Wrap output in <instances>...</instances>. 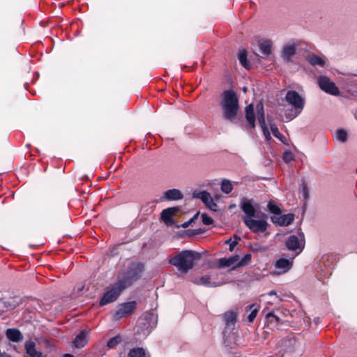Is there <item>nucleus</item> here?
<instances>
[{
    "label": "nucleus",
    "mask_w": 357,
    "mask_h": 357,
    "mask_svg": "<svg viewBox=\"0 0 357 357\" xmlns=\"http://www.w3.org/2000/svg\"><path fill=\"white\" fill-rule=\"evenodd\" d=\"M203 231H204V230L202 229H188L187 231L188 235L190 236L200 234L203 233Z\"/></svg>",
    "instance_id": "obj_39"
},
{
    "label": "nucleus",
    "mask_w": 357,
    "mask_h": 357,
    "mask_svg": "<svg viewBox=\"0 0 357 357\" xmlns=\"http://www.w3.org/2000/svg\"><path fill=\"white\" fill-rule=\"evenodd\" d=\"M241 208L245 213V197H243L241 201Z\"/></svg>",
    "instance_id": "obj_42"
},
{
    "label": "nucleus",
    "mask_w": 357,
    "mask_h": 357,
    "mask_svg": "<svg viewBox=\"0 0 357 357\" xmlns=\"http://www.w3.org/2000/svg\"><path fill=\"white\" fill-rule=\"evenodd\" d=\"M268 296H276L277 298L279 301H283V299L281 298L280 295H278V293L275 291H271L267 294Z\"/></svg>",
    "instance_id": "obj_41"
},
{
    "label": "nucleus",
    "mask_w": 357,
    "mask_h": 357,
    "mask_svg": "<svg viewBox=\"0 0 357 357\" xmlns=\"http://www.w3.org/2000/svg\"><path fill=\"white\" fill-rule=\"evenodd\" d=\"M251 259V255L247 253V264L250 261Z\"/></svg>",
    "instance_id": "obj_46"
},
{
    "label": "nucleus",
    "mask_w": 357,
    "mask_h": 357,
    "mask_svg": "<svg viewBox=\"0 0 357 357\" xmlns=\"http://www.w3.org/2000/svg\"><path fill=\"white\" fill-rule=\"evenodd\" d=\"M259 208L258 203L252 199H247V227L255 234L264 233L267 230V216L261 213L256 215V210Z\"/></svg>",
    "instance_id": "obj_2"
},
{
    "label": "nucleus",
    "mask_w": 357,
    "mask_h": 357,
    "mask_svg": "<svg viewBox=\"0 0 357 357\" xmlns=\"http://www.w3.org/2000/svg\"><path fill=\"white\" fill-rule=\"evenodd\" d=\"M201 258V255L194 250H185L169 259V264L176 267L182 273H188L195 265V261Z\"/></svg>",
    "instance_id": "obj_3"
},
{
    "label": "nucleus",
    "mask_w": 357,
    "mask_h": 357,
    "mask_svg": "<svg viewBox=\"0 0 357 357\" xmlns=\"http://www.w3.org/2000/svg\"><path fill=\"white\" fill-rule=\"evenodd\" d=\"M269 125H270V128H271V130L273 133V135L280 139V136H282L281 133L280 132L279 130H278V128L276 124L275 123H271L269 122Z\"/></svg>",
    "instance_id": "obj_33"
},
{
    "label": "nucleus",
    "mask_w": 357,
    "mask_h": 357,
    "mask_svg": "<svg viewBox=\"0 0 357 357\" xmlns=\"http://www.w3.org/2000/svg\"><path fill=\"white\" fill-rule=\"evenodd\" d=\"M183 197L181 192L178 189H172L167 190L162 197L165 200L176 201L181 199Z\"/></svg>",
    "instance_id": "obj_17"
},
{
    "label": "nucleus",
    "mask_w": 357,
    "mask_h": 357,
    "mask_svg": "<svg viewBox=\"0 0 357 357\" xmlns=\"http://www.w3.org/2000/svg\"><path fill=\"white\" fill-rule=\"evenodd\" d=\"M298 45L289 43L285 45L282 50L281 56L284 61L291 62L292 56L296 53Z\"/></svg>",
    "instance_id": "obj_13"
},
{
    "label": "nucleus",
    "mask_w": 357,
    "mask_h": 357,
    "mask_svg": "<svg viewBox=\"0 0 357 357\" xmlns=\"http://www.w3.org/2000/svg\"><path fill=\"white\" fill-rule=\"evenodd\" d=\"M222 317L225 324L223 335L225 337L227 332H231L235 328L237 321V312L233 310L227 311L222 314Z\"/></svg>",
    "instance_id": "obj_10"
},
{
    "label": "nucleus",
    "mask_w": 357,
    "mask_h": 357,
    "mask_svg": "<svg viewBox=\"0 0 357 357\" xmlns=\"http://www.w3.org/2000/svg\"><path fill=\"white\" fill-rule=\"evenodd\" d=\"M232 189H233V185L229 180H227V179L222 180V183H221V190L224 193L229 194V192H231Z\"/></svg>",
    "instance_id": "obj_29"
},
{
    "label": "nucleus",
    "mask_w": 357,
    "mask_h": 357,
    "mask_svg": "<svg viewBox=\"0 0 357 357\" xmlns=\"http://www.w3.org/2000/svg\"><path fill=\"white\" fill-rule=\"evenodd\" d=\"M246 66H247V69H248V66H249V62L247 60V63H246Z\"/></svg>",
    "instance_id": "obj_52"
},
{
    "label": "nucleus",
    "mask_w": 357,
    "mask_h": 357,
    "mask_svg": "<svg viewBox=\"0 0 357 357\" xmlns=\"http://www.w3.org/2000/svg\"><path fill=\"white\" fill-rule=\"evenodd\" d=\"M285 245L289 250H296L301 247V242L296 235H291L287 239Z\"/></svg>",
    "instance_id": "obj_19"
},
{
    "label": "nucleus",
    "mask_w": 357,
    "mask_h": 357,
    "mask_svg": "<svg viewBox=\"0 0 357 357\" xmlns=\"http://www.w3.org/2000/svg\"><path fill=\"white\" fill-rule=\"evenodd\" d=\"M190 225V222H188V221L187 222H185L184 223H183L181 225H178L177 227L179 228V227H183V228H187L188 227H189Z\"/></svg>",
    "instance_id": "obj_45"
},
{
    "label": "nucleus",
    "mask_w": 357,
    "mask_h": 357,
    "mask_svg": "<svg viewBox=\"0 0 357 357\" xmlns=\"http://www.w3.org/2000/svg\"><path fill=\"white\" fill-rule=\"evenodd\" d=\"M271 221L280 226H288L291 225L294 220V214L288 213L285 215H273L271 216Z\"/></svg>",
    "instance_id": "obj_12"
},
{
    "label": "nucleus",
    "mask_w": 357,
    "mask_h": 357,
    "mask_svg": "<svg viewBox=\"0 0 357 357\" xmlns=\"http://www.w3.org/2000/svg\"><path fill=\"white\" fill-rule=\"evenodd\" d=\"M260 309V305L257 303L251 304L249 305V310L251 311L247 317V320L249 322H252L256 318Z\"/></svg>",
    "instance_id": "obj_25"
},
{
    "label": "nucleus",
    "mask_w": 357,
    "mask_h": 357,
    "mask_svg": "<svg viewBox=\"0 0 357 357\" xmlns=\"http://www.w3.org/2000/svg\"><path fill=\"white\" fill-rule=\"evenodd\" d=\"M283 160L288 163L294 160V155L291 151H285L283 153Z\"/></svg>",
    "instance_id": "obj_34"
},
{
    "label": "nucleus",
    "mask_w": 357,
    "mask_h": 357,
    "mask_svg": "<svg viewBox=\"0 0 357 357\" xmlns=\"http://www.w3.org/2000/svg\"><path fill=\"white\" fill-rule=\"evenodd\" d=\"M250 7H253L252 3H250Z\"/></svg>",
    "instance_id": "obj_54"
},
{
    "label": "nucleus",
    "mask_w": 357,
    "mask_h": 357,
    "mask_svg": "<svg viewBox=\"0 0 357 357\" xmlns=\"http://www.w3.org/2000/svg\"><path fill=\"white\" fill-rule=\"evenodd\" d=\"M196 197L200 199L206 205H208L211 202H213V199L210 193L206 191L199 192Z\"/></svg>",
    "instance_id": "obj_27"
},
{
    "label": "nucleus",
    "mask_w": 357,
    "mask_h": 357,
    "mask_svg": "<svg viewBox=\"0 0 357 357\" xmlns=\"http://www.w3.org/2000/svg\"><path fill=\"white\" fill-rule=\"evenodd\" d=\"M238 57L242 66L245 68V49L240 50Z\"/></svg>",
    "instance_id": "obj_35"
},
{
    "label": "nucleus",
    "mask_w": 357,
    "mask_h": 357,
    "mask_svg": "<svg viewBox=\"0 0 357 357\" xmlns=\"http://www.w3.org/2000/svg\"><path fill=\"white\" fill-rule=\"evenodd\" d=\"M244 265H245V255L240 260V257L238 255H233L228 258H220L218 260L217 263L218 268L231 267L232 269Z\"/></svg>",
    "instance_id": "obj_8"
},
{
    "label": "nucleus",
    "mask_w": 357,
    "mask_h": 357,
    "mask_svg": "<svg viewBox=\"0 0 357 357\" xmlns=\"http://www.w3.org/2000/svg\"><path fill=\"white\" fill-rule=\"evenodd\" d=\"M198 285H204L206 287H211V278L208 275H204L197 279L195 282Z\"/></svg>",
    "instance_id": "obj_30"
},
{
    "label": "nucleus",
    "mask_w": 357,
    "mask_h": 357,
    "mask_svg": "<svg viewBox=\"0 0 357 357\" xmlns=\"http://www.w3.org/2000/svg\"><path fill=\"white\" fill-rule=\"evenodd\" d=\"M3 305L6 310H13L15 307V304L9 301H3Z\"/></svg>",
    "instance_id": "obj_40"
},
{
    "label": "nucleus",
    "mask_w": 357,
    "mask_h": 357,
    "mask_svg": "<svg viewBox=\"0 0 357 357\" xmlns=\"http://www.w3.org/2000/svg\"><path fill=\"white\" fill-rule=\"evenodd\" d=\"M272 46L273 42L271 40H264L260 43L259 50L264 55L267 56L271 54Z\"/></svg>",
    "instance_id": "obj_23"
},
{
    "label": "nucleus",
    "mask_w": 357,
    "mask_h": 357,
    "mask_svg": "<svg viewBox=\"0 0 357 357\" xmlns=\"http://www.w3.org/2000/svg\"><path fill=\"white\" fill-rule=\"evenodd\" d=\"M136 306L137 302L135 301L120 304L112 316L113 320L119 321L123 317L130 316L136 309Z\"/></svg>",
    "instance_id": "obj_6"
},
{
    "label": "nucleus",
    "mask_w": 357,
    "mask_h": 357,
    "mask_svg": "<svg viewBox=\"0 0 357 357\" xmlns=\"http://www.w3.org/2000/svg\"><path fill=\"white\" fill-rule=\"evenodd\" d=\"M241 220L243 221V222L245 224V215L241 216Z\"/></svg>",
    "instance_id": "obj_50"
},
{
    "label": "nucleus",
    "mask_w": 357,
    "mask_h": 357,
    "mask_svg": "<svg viewBox=\"0 0 357 357\" xmlns=\"http://www.w3.org/2000/svg\"><path fill=\"white\" fill-rule=\"evenodd\" d=\"M266 325L271 328H276L284 324V320L275 312H270L266 315Z\"/></svg>",
    "instance_id": "obj_14"
},
{
    "label": "nucleus",
    "mask_w": 357,
    "mask_h": 357,
    "mask_svg": "<svg viewBox=\"0 0 357 357\" xmlns=\"http://www.w3.org/2000/svg\"><path fill=\"white\" fill-rule=\"evenodd\" d=\"M125 289V286L119 281L110 284L105 289V292L100 301V305L104 306L116 301Z\"/></svg>",
    "instance_id": "obj_5"
},
{
    "label": "nucleus",
    "mask_w": 357,
    "mask_h": 357,
    "mask_svg": "<svg viewBox=\"0 0 357 357\" xmlns=\"http://www.w3.org/2000/svg\"><path fill=\"white\" fill-rule=\"evenodd\" d=\"M300 191L303 194V198L305 199H307L309 198L308 188H307V185L305 183H303Z\"/></svg>",
    "instance_id": "obj_38"
},
{
    "label": "nucleus",
    "mask_w": 357,
    "mask_h": 357,
    "mask_svg": "<svg viewBox=\"0 0 357 357\" xmlns=\"http://www.w3.org/2000/svg\"><path fill=\"white\" fill-rule=\"evenodd\" d=\"M257 116L259 125H264L265 121V113L263 103L260 101L256 105Z\"/></svg>",
    "instance_id": "obj_24"
},
{
    "label": "nucleus",
    "mask_w": 357,
    "mask_h": 357,
    "mask_svg": "<svg viewBox=\"0 0 357 357\" xmlns=\"http://www.w3.org/2000/svg\"><path fill=\"white\" fill-rule=\"evenodd\" d=\"M318 84L320 89L324 92L333 96L340 94V90L335 84L326 76H319Z\"/></svg>",
    "instance_id": "obj_9"
},
{
    "label": "nucleus",
    "mask_w": 357,
    "mask_h": 357,
    "mask_svg": "<svg viewBox=\"0 0 357 357\" xmlns=\"http://www.w3.org/2000/svg\"><path fill=\"white\" fill-rule=\"evenodd\" d=\"M232 241H232V239H231V238H229V239H228V240H227V241H225V243H226V244H229H229L231 243V242H232Z\"/></svg>",
    "instance_id": "obj_48"
},
{
    "label": "nucleus",
    "mask_w": 357,
    "mask_h": 357,
    "mask_svg": "<svg viewBox=\"0 0 357 357\" xmlns=\"http://www.w3.org/2000/svg\"><path fill=\"white\" fill-rule=\"evenodd\" d=\"M199 213L197 212L196 213L194 216L192 218H191L189 220H188V222H190V225H191L192 222H194L198 218L199 216Z\"/></svg>",
    "instance_id": "obj_43"
},
{
    "label": "nucleus",
    "mask_w": 357,
    "mask_h": 357,
    "mask_svg": "<svg viewBox=\"0 0 357 357\" xmlns=\"http://www.w3.org/2000/svg\"><path fill=\"white\" fill-rule=\"evenodd\" d=\"M242 90H243V91L244 93H245V86H243V87L242 88Z\"/></svg>",
    "instance_id": "obj_51"
},
{
    "label": "nucleus",
    "mask_w": 357,
    "mask_h": 357,
    "mask_svg": "<svg viewBox=\"0 0 357 357\" xmlns=\"http://www.w3.org/2000/svg\"><path fill=\"white\" fill-rule=\"evenodd\" d=\"M255 114L253 104L247 105V128H255Z\"/></svg>",
    "instance_id": "obj_16"
},
{
    "label": "nucleus",
    "mask_w": 357,
    "mask_h": 357,
    "mask_svg": "<svg viewBox=\"0 0 357 357\" xmlns=\"http://www.w3.org/2000/svg\"><path fill=\"white\" fill-rule=\"evenodd\" d=\"M219 107L222 119L236 124L242 119L239 99L237 92L233 89L224 90L220 94Z\"/></svg>",
    "instance_id": "obj_1"
},
{
    "label": "nucleus",
    "mask_w": 357,
    "mask_h": 357,
    "mask_svg": "<svg viewBox=\"0 0 357 357\" xmlns=\"http://www.w3.org/2000/svg\"><path fill=\"white\" fill-rule=\"evenodd\" d=\"M178 211V207H171L165 208L160 213V218L167 225L172 226L174 223L172 217Z\"/></svg>",
    "instance_id": "obj_11"
},
{
    "label": "nucleus",
    "mask_w": 357,
    "mask_h": 357,
    "mask_svg": "<svg viewBox=\"0 0 357 357\" xmlns=\"http://www.w3.org/2000/svg\"><path fill=\"white\" fill-rule=\"evenodd\" d=\"M237 245V241L236 240H234L232 242H231V243L229 244V251H233L234 248L236 247V245Z\"/></svg>",
    "instance_id": "obj_44"
},
{
    "label": "nucleus",
    "mask_w": 357,
    "mask_h": 357,
    "mask_svg": "<svg viewBox=\"0 0 357 357\" xmlns=\"http://www.w3.org/2000/svg\"><path fill=\"white\" fill-rule=\"evenodd\" d=\"M6 336L10 341L18 342L23 340V335L17 328H8L6 332Z\"/></svg>",
    "instance_id": "obj_18"
},
{
    "label": "nucleus",
    "mask_w": 357,
    "mask_h": 357,
    "mask_svg": "<svg viewBox=\"0 0 357 357\" xmlns=\"http://www.w3.org/2000/svg\"><path fill=\"white\" fill-rule=\"evenodd\" d=\"M26 352L30 357H41L42 354L36 350V344L32 340H29L25 342L24 345Z\"/></svg>",
    "instance_id": "obj_21"
},
{
    "label": "nucleus",
    "mask_w": 357,
    "mask_h": 357,
    "mask_svg": "<svg viewBox=\"0 0 357 357\" xmlns=\"http://www.w3.org/2000/svg\"><path fill=\"white\" fill-rule=\"evenodd\" d=\"M4 357H11V356L9 355H6Z\"/></svg>",
    "instance_id": "obj_53"
},
{
    "label": "nucleus",
    "mask_w": 357,
    "mask_h": 357,
    "mask_svg": "<svg viewBox=\"0 0 357 357\" xmlns=\"http://www.w3.org/2000/svg\"><path fill=\"white\" fill-rule=\"evenodd\" d=\"M121 342V337L120 335H116L112 338H110L107 342V347L110 349L115 348Z\"/></svg>",
    "instance_id": "obj_31"
},
{
    "label": "nucleus",
    "mask_w": 357,
    "mask_h": 357,
    "mask_svg": "<svg viewBox=\"0 0 357 357\" xmlns=\"http://www.w3.org/2000/svg\"><path fill=\"white\" fill-rule=\"evenodd\" d=\"M268 211L273 215H279L282 213L280 208L273 201H269L267 204Z\"/></svg>",
    "instance_id": "obj_26"
},
{
    "label": "nucleus",
    "mask_w": 357,
    "mask_h": 357,
    "mask_svg": "<svg viewBox=\"0 0 357 357\" xmlns=\"http://www.w3.org/2000/svg\"><path fill=\"white\" fill-rule=\"evenodd\" d=\"M234 240H236V241H237V242L238 241V240H240V237H238V236H236V235H234Z\"/></svg>",
    "instance_id": "obj_49"
},
{
    "label": "nucleus",
    "mask_w": 357,
    "mask_h": 357,
    "mask_svg": "<svg viewBox=\"0 0 357 357\" xmlns=\"http://www.w3.org/2000/svg\"><path fill=\"white\" fill-rule=\"evenodd\" d=\"M128 357H146L145 351L140 347L132 349L129 351Z\"/></svg>",
    "instance_id": "obj_28"
},
{
    "label": "nucleus",
    "mask_w": 357,
    "mask_h": 357,
    "mask_svg": "<svg viewBox=\"0 0 357 357\" xmlns=\"http://www.w3.org/2000/svg\"><path fill=\"white\" fill-rule=\"evenodd\" d=\"M73 344L76 348H82L88 342L85 331H81L73 340Z\"/></svg>",
    "instance_id": "obj_20"
},
{
    "label": "nucleus",
    "mask_w": 357,
    "mask_h": 357,
    "mask_svg": "<svg viewBox=\"0 0 357 357\" xmlns=\"http://www.w3.org/2000/svg\"><path fill=\"white\" fill-rule=\"evenodd\" d=\"M63 357H74L73 355L70 354H65Z\"/></svg>",
    "instance_id": "obj_47"
},
{
    "label": "nucleus",
    "mask_w": 357,
    "mask_h": 357,
    "mask_svg": "<svg viewBox=\"0 0 357 357\" xmlns=\"http://www.w3.org/2000/svg\"><path fill=\"white\" fill-rule=\"evenodd\" d=\"M307 61L312 66H319L320 67H324L325 65L324 59L314 54L308 55Z\"/></svg>",
    "instance_id": "obj_22"
},
{
    "label": "nucleus",
    "mask_w": 357,
    "mask_h": 357,
    "mask_svg": "<svg viewBox=\"0 0 357 357\" xmlns=\"http://www.w3.org/2000/svg\"><path fill=\"white\" fill-rule=\"evenodd\" d=\"M144 270V266L141 262H131L124 273L123 277L118 281L125 286V288L131 286L133 282L137 281Z\"/></svg>",
    "instance_id": "obj_4"
},
{
    "label": "nucleus",
    "mask_w": 357,
    "mask_h": 357,
    "mask_svg": "<svg viewBox=\"0 0 357 357\" xmlns=\"http://www.w3.org/2000/svg\"><path fill=\"white\" fill-rule=\"evenodd\" d=\"M259 126L261 128L263 134H264L266 139L267 141H269L270 139H271V133H270L269 130L266 126V123H264V125L262 124V125H259Z\"/></svg>",
    "instance_id": "obj_36"
},
{
    "label": "nucleus",
    "mask_w": 357,
    "mask_h": 357,
    "mask_svg": "<svg viewBox=\"0 0 357 357\" xmlns=\"http://www.w3.org/2000/svg\"><path fill=\"white\" fill-rule=\"evenodd\" d=\"M293 265L292 259L281 258L278 259L275 263V267L279 270L280 273H286L290 270Z\"/></svg>",
    "instance_id": "obj_15"
},
{
    "label": "nucleus",
    "mask_w": 357,
    "mask_h": 357,
    "mask_svg": "<svg viewBox=\"0 0 357 357\" xmlns=\"http://www.w3.org/2000/svg\"><path fill=\"white\" fill-rule=\"evenodd\" d=\"M285 100L296 110V112L294 116L301 112L304 107L305 100L297 91L294 90L288 91L285 96Z\"/></svg>",
    "instance_id": "obj_7"
},
{
    "label": "nucleus",
    "mask_w": 357,
    "mask_h": 357,
    "mask_svg": "<svg viewBox=\"0 0 357 357\" xmlns=\"http://www.w3.org/2000/svg\"><path fill=\"white\" fill-rule=\"evenodd\" d=\"M202 222L205 225H211L213 222V220L212 219V218H211L206 213H204L202 215Z\"/></svg>",
    "instance_id": "obj_37"
},
{
    "label": "nucleus",
    "mask_w": 357,
    "mask_h": 357,
    "mask_svg": "<svg viewBox=\"0 0 357 357\" xmlns=\"http://www.w3.org/2000/svg\"><path fill=\"white\" fill-rule=\"evenodd\" d=\"M337 138L342 142H345L347 139V133L343 129H339L336 132Z\"/></svg>",
    "instance_id": "obj_32"
}]
</instances>
